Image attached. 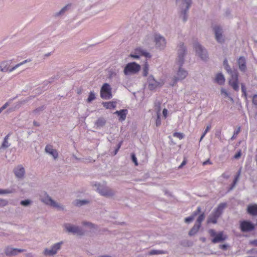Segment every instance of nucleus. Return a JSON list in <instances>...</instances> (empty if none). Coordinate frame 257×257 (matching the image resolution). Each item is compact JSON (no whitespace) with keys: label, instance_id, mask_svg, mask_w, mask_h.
I'll use <instances>...</instances> for the list:
<instances>
[{"label":"nucleus","instance_id":"19","mask_svg":"<svg viewBox=\"0 0 257 257\" xmlns=\"http://www.w3.org/2000/svg\"><path fill=\"white\" fill-rule=\"evenodd\" d=\"M71 4H68L62 8L60 11L54 14V17L55 18L60 17L63 16L71 8Z\"/></svg>","mask_w":257,"mask_h":257},{"label":"nucleus","instance_id":"31","mask_svg":"<svg viewBox=\"0 0 257 257\" xmlns=\"http://www.w3.org/2000/svg\"><path fill=\"white\" fill-rule=\"evenodd\" d=\"M219 217L217 216H216L212 212L208 217L207 219V223H212L213 224H216L217 223V219Z\"/></svg>","mask_w":257,"mask_h":257},{"label":"nucleus","instance_id":"15","mask_svg":"<svg viewBox=\"0 0 257 257\" xmlns=\"http://www.w3.org/2000/svg\"><path fill=\"white\" fill-rule=\"evenodd\" d=\"M147 82L148 84V88L150 90H153L155 89L160 85V83L155 79L153 75H150L149 76L148 78Z\"/></svg>","mask_w":257,"mask_h":257},{"label":"nucleus","instance_id":"24","mask_svg":"<svg viewBox=\"0 0 257 257\" xmlns=\"http://www.w3.org/2000/svg\"><path fill=\"white\" fill-rule=\"evenodd\" d=\"M106 123V120L105 118L103 117H99L95 122V125L97 127H103Z\"/></svg>","mask_w":257,"mask_h":257},{"label":"nucleus","instance_id":"9","mask_svg":"<svg viewBox=\"0 0 257 257\" xmlns=\"http://www.w3.org/2000/svg\"><path fill=\"white\" fill-rule=\"evenodd\" d=\"M100 96L104 99H109L112 98L111 88L109 84H103L100 89Z\"/></svg>","mask_w":257,"mask_h":257},{"label":"nucleus","instance_id":"59","mask_svg":"<svg viewBox=\"0 0 257 257\" xmlns=\"http://www.w3.org/2000/svg\"><path fill=\"white\" fill-rule=\"evenodd\" d=\"M58 79V77L57 76H55L54 77H51L50 78H49L48 81H49L50 84H51V83H53L55 79Z\"/></svg>","mask_w":257,"mask_h":257},{"label":"nucleus","instance_id":"51","mask_svg":"<svg viewBox=\"0 0 257 257\" xmlns=\"http://www.w3.org/2000/svg\"><path fill=\"white\" fill-rule=\"evenodd\" d=\"M252 102L253 105L257 106V94H254L252 96Z\"/></svg>","mask_w":257,"mask_h":257},{"label":"nucleus","instance_id":"42","mask_svg":"<svg viewBox=\"0 0 257 257\" xmlns=\"http://www.w3.org/2000/svg\"><path fill=\"white\" fill-rule=\"evenodd\" d=\"M82 224L84 226H87L91 228H95V225L93 223L88 221H83Z\"/></svg>","mask_w":257,"mask_h":257},{"label":"nucleus","instance_id":"21","mask_svg":"<svg viewBox=\"0 0 257 257\" xmlns=\"http://www.w3.org/2000/svg\"><path fill=\"white\" fill-rule=\"evenodd\" d=\"M127 112V109H123L116 111L114 114H117V116H119V120L122 121L125 119Z\"/></svg>","mask_w":257,"mask_h":257},{"label":"nucleus","instance_id":"34","mask_svg":"<svg viewBox=\"0 0 257 257\" xmlns=\"http://www.w3.org/2000/svg\"><path fill=\"white\" fill-rule=\"evenodd\" d=\"M89 201L87 200H79L77 199L75 201V205L76 206H81L87 204Z\"/></svg>","mask_w":257,"mask_h":257},{"label":"nucleus","instance_id":"13","mask_svg":"<svg viewBox=\"0 0 257 257\" xmlns=\"http://www.w3.org/2000/svg\"><path fill=\"white\" fill-rule=\"evenodd\" d=\"M25 251V249H24L14 248L9 245L6 246L4 248V253L7 256H16L19 253L24 252Z\"/></svg>","mask_w":257,"mask_h":257},{"label":"nucleus","instance_id":"3","mask_svg":"<svg viewBox=\"0 0 257 257\" xmlns=\"http://www.w3.org/2000/svg\"><path fill=\"white\" fill-rule=\"evenodd\" d=\"M208 233L210 236L213 237L211 240L212 242L213 243L222 242L227 238V235L224 234L223 231L216 233L214 229H210L208 230Z\"/></svg>","mask_w":257,"mask_h":257},{"label":"nucleus","instance_id":"32","mask_svg":"<svg viewBox=\"0 0 257 257\" xmlns=\"http://www.w3.org/2000/svg\"><path fill=\"white\" fill-rule=\"evenodd\" d=\"M229 85L236 91L239 90L238 80L229 81Z\"/></svg>","mask_w":257,"mask_h":257},{"label":"nucleus","instance_id":"37","mask_svg":"<svg viewBox=\"0 0 257 257\" xmlns=\"http://www.w3.org/2000/svg\"><path fill=\"white\" fill-rule=\"evenodd\" d=\"M204 219L205 214L204 213H202L198 217L195 223L200 224V225L201 226V222L203 221V220H204Z\"/></svg>","mask_w":257,"mask_h":257},{"label":"nucleus","instance_id":"30","mask_svg":"<svg viewBox=\"0 0 257 257\" xmlns=\"http://www.w3.org/2000/svg\"><path fill=\"white\" fill-rule=\"evenodd\" d=\"M9 137L10 134H9L5 137L2 146L0 147V149H6L10 146V144L8 142V139L9 138Z\"/></svg>","mask_w":257,"mask_h":257},{"label":"nucleus","instance_id":"28","mask_svg":"<svg viewBox=\"0 0 257 257\" xmlns=\"http://www.w3.org/2000/svg\"><path fill=\"white\" fill-rule=\"evenodd\" d=\"M200 224H198L197 223H195L192 228L190 230L189 232V235L190 236L194 235L198 231L200 227Z\"/></svg>","mask_w":257,"mask_h":257},{"label":"nucleus","instance_id":"54","mask_svg":"<svg viewBox=\"0 0 257 257\" xmlns=\"http://www.w3.org/2000/svg\"><path fill=\"white\" fill-rule=\"evenodd\" d=\"M228 247V245L226 244H220L219 245V248L223 250H226L227 249Z\"/></svg>","mask_w":257,"mask_h":257},{"label":"nucleus","instance_id":"49","mask_svg":"<svg viewBox=\"0 0 257 257\" xmlns=\"http://www.w3.org/2000/svg\"><path fill=\"white\" fill-rule=\"evenodd\" d=\"M12 191L9 189H0V194H10L12 193Z\"/></svg>","mask_w":257,"mask_h":257},{"label":"nucleus","instance_id":"50","mask_svg":"<svg viewBox=\"0 0 257 257\" xmlns=\"http://www.w3.org/2000/svg\"><path fill=\"white\" fill-rule=\"evenodd\" d=\"M194 218L191 215L185 218V222L186 223H189L194 220Z\"/></svg>","mask_w":257,"mask_h":257},{"label":"nucleus","instance_id":"41","mask_svg":"<svg viewBox=\"0 0 257 257\" xmlns=\"http://www.w3.org/2000/svg\"><path fill=\"white\" fill-rule=\"evenodd\" d=\"M32 203L31 200L29 199H26L24 200H22L20 202V204L24 206H28Z\"/></svg>","mask_w":257,"mask_h":257},{"label":"nucleus","instance_id":"47","mask_svg":"<svg viewBox=\"0 0 257 257\" xmlns=\"http://www.w3.org/2000/svg\"><path fill=\"white\" fill-rule=\"evenodd\" d=\"M160 114H157V119L156 120V125L157 126H159L161 124V117H160Z\"/></svg>","mask_w":257,"mask_h":257},{"label":"nucleus","instance_id":"40","mask_svg":"<svg viewBox=\"0 0 257 257\" xmlns=\"http://www.w3.org/2000/svg\"><path fill=\"white\" fill-rule=\"evenodd\" d=\"M46 106L44 105H43L36 108L35 110H34L33 112L36 114H40V112L44 110Z\"/></svg>","mask_w":257,"mask_h":257},{"label":"nucleus","instance_id":"10","mask_svg":"<svg viewBox=\"0 0 257 257\" xmlns=\"http://www.w3.org/2000/svg\"><path fill=\"white\" fill-rule=\"evenodd\" d=\"M40 197L41 201L47 205L56 208L61 207L58 203L53 200L46 192H45L43 195H41Z\"/></svg>","mask_w":257,"mask_h":257},{"label":"nucleus","instance_id":"25","mask_svg":"<svg viewBox=\"0 0 257 257\" xmlns=\"http://www.w3.org/2000/svg\"><path fill=\"white\" fill-rule=\"evenodd\" d=\"M215 82L219 85H222L225 82V78L224 75L221 73H218L215 77Z\"/></svg>","mask_w":257,"mask_h":257},{"label":"nucleus","instance_id":"17","mask_svg":"<svg viewBox=\"0 0 257 257\" xmlns=\"http://www.w3.org/2000/svg\"><path fill=\"white\" fill-rule=\"evenodd\" d=\"M45 150L47 153L52 155L55 160L58 158V153L57 151L55 149H53L52 145H47L45 147Z\"/></svg>","mask_w":257,"mask_h":257},{"label":"nucleus","instance_id":"11","mask_svg":"<svg viewBox=\"0 0 257 257\" xmlns=\"http://www.w3.org/2000/svg\"><path fill=\"white\" fill-rule=\"evenodd\" d=\"M255 226L253 223L248 220H243L240 222V228L242 232H250L254 229Z\"/></svg>","mask_w":257,"mask_h":257},{"label":"nucleus","instance_id":"52","mask_svg":"<svg viewBox=\"0 0 257 257\" xmlns=\"http://www.w3.org/2000/svg\"><path fill=\"white\" fill-rule=\"evenodd\" d=\"M122 143V141H121L117 144V147L114 151V155H115L117 154V153L118 152L119 149H120V148L121 146Z\"/></svg>","mask_w":257,"mask_h":257},{"label":"nucleus","instance_id":"56","mask_svg":"<svg viewBox=\"0 0 257 257\" xmlns=\"http://www.w3.org/2000/svg\"><path fill=\"white\" fill-rule=\"evenodd\" d=\"M20 66V65H19V64H17V65H16L15 66H14L13 67H12L11 69H9V68L8 67V71L11 72L14 71L15 69H16L17 68H18Z\"/></svg>","mask_w":257,"mask_h":257},{"label":"nucleus","instance_id":"12","mask_svg":"<svg viewBox=\"0 0 257 257\" xmlns=\"http://www.w3.org/2000/svg\"><path fill=\"white\" fill-rule=\"evenodd\" d=\"M64 227L68 232L73 234L76 233L79 235H83L84 234V231L79 226L72 225L70 223H66L64 224Z\"/></svg>","mask_w":257,"mask_h":257},{"label":"nucleus","instance_id":"29","mask_svg":"<svg viewBox=\"0 0 257 257\" xmlns=\"http://www.w3.org/2000/svg\"><path fill=\"white\" fill-rule=\"evenodd\" d=\"M10 63L8 61H3L0 63V71L2 72H7L8 71V66Z\"/></svg>","mask_w":257,"mask_h":257},{"label":"nucleus","instance_id":"57","mask_svg":"<svg viewBox=\"0 0 257 257\" xmlns=\"http://www.w3.org/2000/svg\"><path fill=\"white\" fill-rule=\"evenodd\" d=\"M241 155V150H239L236 154L234 156V158L235 159H239Z\"/></svg>","mask_w":257,"mask_h":257},{"label":"nucleus","instance_id":"7","mask_svg":"<svg viewBox=\"0 0 257 257\" xmlns=\"http://www.w3.org/2000/svg\"><path fill=\"white\" fill-rule=\"evenodd\" d=\"M141 69L140 65L135 62L128 63L125 66L123 72L125 75L135 74L138 72Z\"/></svg>","mask_w":257,"mask_h":257},{"label":"nucleus","instance_id":"14","mask_svg":"<svg viewBox=\"0 0 257 257\" xmlns=\"http://www.w3.org/2000/svg\"><path fill=\"white\" fill-rule=\"evenodd\" d=\"M154 39L157 47L160 49H163L165 48L166 44L165 38L159 34H155L154 35Z\"/></svg>","mask_w":257,"mask_h":257},{"label":"nucleus","instance_id":"53","mask_svg":"<svg viewBox=\"0 0 257 257\" xmlns=\"http://www.w3.org/2000/svg\"><path fill=\"white\" fill-rule=\"evenodd\" d=\"M247 253L256 254H257V249L252 248L251 249L248 250L247 251Z\"/></svg>","mask_w":257,"mask_h":257},{"label":"nucleus","instance_id":"23","mask_svg":"<svg viewBox=\"0 0 257 257\" xmlns=\"http://www.w3.org/2000/svg\"><path fill=\"white\" fill-rule=\"evenodd\" d=\"M247 212L252 215L257 216V204L249 205L247 208Z\"/></svg>","mask_w":257,"mask_h":257},{"label":"nucleus","instance_id":"1","mask_svg":"<svg viewBox=\"0 0 257 257\" xmlns=\"http://www.w3.org/2000/svg\"><path fill=\"white\" fill-rule=\"evenodd\" d=\"M186 48L184 43H180L178 46L177 54L178 57L176 59V64L178 66V70L177 75L173 78V86L179 80H182L185 79L188 75V72L182 66L184 63V56L186 53Z\"/></svg>","mask_w":257,"mask_h":257},{"label":"nucleus","instance_id":"5","mask_svg":"<svg viewBox=\"0 0 257 257\" xmlns=\"http://www.w3.org/2000/svg\"><path fill=\"white\" fill-rule=\"evenodd\" d=\"M194 48L195 49L196 54L202 60L204 61H207L208 59V55L206 49L204 47L199 43L197 42L194 43Z\"/></svg>","mask_w":257,"mask_h":257},{"label":"nucleus","instance_id":"44","mask_svg":"<svg viewBox=\"0 0 257 257\" xmlns=\"http://www.w3.org/2000/svg\"><path fill=\"white\" fill-rule=\"evenodd\" d=\"M201 207L200 206L198 207L197 210L192 213L191 216H193L194 218L196 216L198 215L201 212Z\"/></svg>","mask_w":257,"mask_h":257},{"label":"nucleus","instance_id":"60","mask_svg":"<svg viewBox=\"0 0 257 257\" xmlns=\"http://www.w3.org/2000/svg\"><path fill=\"white\" fill-rule=\"evenodd\" d=\"M9 105V103L8 102H7L5 104H4L2 107H1L0 108V109L2 111L3 110L6 109Z\"/></svg>","mask_w":257,"mask_h":257},{"label":"nucleus","instance_id":"6","mask_svg":"<svg viewBox=\"0 0 257 257\" xmlns=\"http://www.w3.org/2000/svg\"><path fill=\"white\" fill-rule=\"evenodd\" d=\"M63 244V241H60L54 244L50 248H46L43 251V254L46 256H52L57 253L58 251L60 250L62 245Z\"/></svg>","mask_w":257,"mask_h":257},{"label":"nucleus","instance_id":"48","mask_svg":"<svg viewBox=\"0 0 257 257\" xmlns=\"http://www.w3.org/2000/svg\"><path fill=\"white\" fill-rule=\"evenodd\" d=\"M8 204V201L6 200L0 199V207H4Z\"/></svg>","mask_w":257,"mask_h":257},{"label":"nucleus","instance_id":"18","mask_svg":"<svg viewBox=\"0 0 257 257\" xmlns=\"http://www.w3.org/2000/svg\"><path fill=\"white\" fill-rule=\"evenodd\" d=\"M71 4H68L62 8L60 11L54 14V17L55 18L60 17L63 16L71 8Z\"/></svg>","mask_w":257,"mask_h":257},{"label":"nucleus","instance_id":"39","mask_svg":"<svg viewBox=\"0 0 257 257\" xmlns=\"http://www.w3.org/2000/svg\"><path fill=\"white\" fill-rule=\"evenodd\" d=\"M149 64L146 62L143 67V74L144 76H146L148 73Z\"/></svg>","mask_w":257,"mask_h":257},{"label":"nucleus","instance_id":"20","mask_svg":"<svg viewBox=\"0 0 257 257\" xmlns=\"http://www.w3.org/2000/svg\"><path fill=\"white\" fill-rule=\"evenodd\" d=\"M237 63L240 70L242 72H245L246 70V60L245 58L243 56L240 57L237 60Z\"/></svg>","mask_w":257,"mask_h":257},{"label":"nucleus","instance_id":"2","mask_svg":"<svg viewBox=\"0 0 257 257\" xmlns=\"http://www.w3.org/2000/svg\"><path fill=\"white\" fill-rule=\"evenodd\" d=\"M93 186L96 187L97 191L103 196L111 197L115 194L114 190L105 185L96 183Z\"/></svg>","mask_w":257,"mask_h":257},{"label":"nucleus","instance_id":"33","mask_svg":"<svg viewBox=\"0 0 257 257\" xmlns=\"http://www.w3.org/2000/svg\"><path fill=\"white\" fill-rule=\"evenodd\" d=\"M167 253L166 251L163 250H155L153 249L150 251L148 253L149 255H155V254H166Z\"/></svg>","mask_w":257,"mask_h":257},{"label":"nucleus","instance_id":"22","mask_svg":"<svg viewBox=\"0 0 257 257\" xmlns=\"http://www.w3.org/2000/svg\"><path fill=\"white\" fill-rule=\"evenodd\" d=\"M226 205V204L225 203H222L219 204L218 207L213 212V213L214 215L217 216L218 217H219Z\"/></svg>","mask_w":257,"mask_h":257},{"label":"nucleus","instance_id":"61","mask_svg":"<svg viewBox=\"0 0 257 257\" xmlns=\"http://www.w3.org/2000/svg\"><path fill=\"white\" fill-rule=\"evenodd\" d=\"M241 88L242 92L246 91L245 84L244 83H241Z\"/></svg>","mask_w":257,"mask_h":257},{"label":"nucleus","instance_id":"62","mask_svg":"<svg viewBox=\"0 0 257 257\" xmlns=\"http://www.w3.org/2000/svg\"><path fill=\"white\" fill-rule=\"evenodd\" d=\"M239 177H240V176H238V175H236L235 176L234 179L233 180L234 184H236L237 183V182H238V180L239 179Z\"/></svg>","mask_w":257,"mask_h":257},{"label":"nucleus","instance_id":"4","mask_svg":"<svg viewBox=\"0 0 257 257\" xmlns=\"http://www.w3.org/2000/svg\"><path fill=\"white\" fill-rule=\"evenodd\" d=\"M176 3H182L181 14L183 15V20L186 22L188 19L187 13L192 4V0H176Z\"/></svg>","mask_w":257,"mask_h":257},{"label":"nucleus","instance_id":"64","mask_svg":"<svg viewBox=\"0 0 257 257\" xmlns=\"http://www.w3.org/2000/svg\"><path fill=\"white\" fill-rule=\"evenodd\" d=\"M207 164H212V163L210 162L209 159L206 160V161H205L203 163V166L206 165Z\"/></svg>","mask_w":257,"mask_h":257},{"label":"nucleus","instance_id":"45","mask_svg":"<svg viewBox=\"0 0 257 257\" xmlns=\"http://www.w3.org/2000/svg\"><path fill=\"white\" fill-rule=\"evenodd\" d=\"M210 128H211L210 125L207 126L205 130L204 131V132H203V133L202 134V135H201V136L200 137V141H199L200 142H201L202 141L203 138L204 137V136H205L206 133L208 132V131L210 129Z\"/></svg>","mask_w":257,"mask_h":257},{"label":"nucleus","instance_id":"16","mask_svg":"<svg viewBox=\"0 0 257 257\" xmlns=\"http://www.w3.org/2000/svg\"><path fill=\"white\" fill-rule=\"evenodd\" d=\"M14 172L18 178L22 179L25 174V170L22 165H19L15 168Z\"/></svg>","mask_w":257,"mask_h":257},{"label":"nucleus","instance_id":"8","mask_svg":"<svg viewBox=\"0 0 257 257\" xmlns=\"http://www.w3.org/2000/svg\"><path fill=\"white\" fill-rule=\"evenodd\" d=\"M213 30L215 34V39L220 44H223L225 42V37L223 35V30L221 26L215 25L213 27Z\"/></svg>","mask_w":257,"mask_h":257},{"label":"nucleus","instance_id":"27","mask_svg":"<svg viewBox=\"0 0 257 257\" xmlns=\"http://www.w3.org/2000/svg\"><path fill=\"white\" fill-rule=\"evenodd\" d=\"M231 76V79H230L229 81H237L238 80V73L237 70L234 69L233 70H231V72L228 73Z\"/></svg>","mask_w":257,"mask_h":257},{"label":"nucleus","instance_id":"63","mask_svg":"<svg viewBox=\"0 0 257 257\" xmlns=\"http://www.w3.org/2000/svg\"><path fill=\"white\" fill-rule=\"evenodd\" d=\"M249 243L250 244L257 246V239H254L252 241H250Z\"/></svg>","mask_w":257,"mask_h":257},{"label":"nucleus","instance_id":"36","mask_svg":"<svg viewBox=\"0 0 257 257\" xmlns=\"http://www.w3.org/2000/svg\"><path fill=\"white\" fill-rule=\"evenodd\" d=\"M96 99V96L94 92L93 91H91L88 95V97L87 99V102L88 103L91 102L93 100Z\"/></svg>","mask_w":257,"mask_h":257},{"label":"nucleus","instance_id":"58","mask_svg":"<svg viewBox=\"0 0 257 257\" xmlns=\"http://www.w3.org/2000/svg\"><path fill=\"white\" fill-rule=\"evenodd\" d=\"M221 94H223L225 97H229V94L225 89L222 88L221 89Z\"/></svg>","mask_w":257,"mask_h":257},{"label":"nucleus","instance_id":"43","mask_svg":"<svg viewBox=\"0 0 257 257\" xmlns=\"http://www.w3.org/2000/svg\"><path fill=\"white\" fill-rule=\"evenodd\" d=\"M173 136L174 137L179 138L180 140H181L184 138V135L183 133H182L175 132L173 134Z\"/></svg>","mask_w":257,"mask_h":257},{"label":"nucleus","instance_id":"38","mask_svg":"<svg viewBox=\"0 0 257 257\" xmlns=\"http://www.w3.org/2000/svg\"><path fill=\"white\" fill-rule=\"evenodd\" d=\"M223 66L227 73L231 72V71L232 70L228 63V61L226 59H225L223 61Z\"/></svg>","mask_w":257,"mask_h":257},{"label":"nucleus","instance_id":"26","mask_svg":"<svg viewBox=\"0 0 257 257\" xmlns=\"http://www.w3.org/2000/svg\"><path fill=\"white\" fill-rule=\"evenodd\" d=\"M102 105L106 109L114 108L116 107V102L115 101L103 102Z\"/></svg>","mask_w":257,"mask_h":257},{"label":"nucleus","instance_id":"35","mask_svg":"<svg viewBox=\"0 0 257 257\" xmlns=\"http://www.w3.org/2000/svg\"><path fill=\"white\" fill-rule=\"evenodd\" d=\"M154 108L157 111V114H160L161 111V102L160 101L156 100L154 102Z\"/></svg>","mask_w":257,"mask_h":257},{"label":"nucleus","instance_id":"46","mask_svg":"<svg viewBox=\"0 0 257 257\" xmlns=\"http://www.w3.org/2000/svg\"><path fill=\"white\" fill-rule=\"evenodd\" d=\"M131 158H132V160L133 162L134 163L135 166H138V163L137 162V157H136V155L134 153H132L131 154Z\"/></svg>","mask_w":257,"mask_h":257},{"label":"nucleus","instance_id":"55","mask_svg":"<svg viewBox=\"0 0 257 257\" xmlns=\"http://www.w3.org/2000/svg\"><path fill=\"white\" fill-rule=\"evenodd\" d=\"M240 131V127L239 126L235 131L234 132V134L233 136L231 137V139L233 140L235 138V136L237 135Z\"/></svg>","mask_w":257,"mask_h":257}]
</instances>
